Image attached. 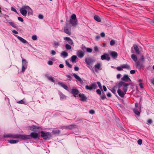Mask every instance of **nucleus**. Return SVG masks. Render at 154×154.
I'll return each mask as SVG.
<instances>
[{"label":"nucleus","instance_id":"obj_1","mask_svg":"<svg viewBox=\"0 0 154 154\" xmlns=\"http://www.w3.org/2000/svg\"><path fill=\"white\" fill-rule=\"evenodd\" d=\"M71 24L72 26H76L78 24V20L76 18V16L75 14H73L69 20H68V18L66 19V22L65 26L64 27V31L66 33L70 35L71 33L68 28V27Z\"/></svg>","mask_w":154,"mask_h":154},{"label":"nucleus","instance_id":"obj_2","mask_svg":"<svg viewBox=\"0 0 154 154\" xmlns=\"http://www.w3.org/2000/svg\"><path fill=\"white\" fill-rule=\"evenodd\" d=\"M21 14L23 16L26 17L28 12V15L29 16L32 15V9L28 5H25L23 6L20 10Z\"/></svg>","mask_w":154,"mask_h":154},{"label":"nucleus","instance_id":"obj_3","mask_svg":"<svg viewBox=\"0 0 154 154\" xmlns=\"http://www.w3.org/2000/svg\"><path fill=\"white\" fill-rule=\"evenodd\" d=\"M40 137L39 134L37 132H32L30 135L24 134V140H27L32 139H35L39 138Z\"/></svg>","mask_w":154,"mask_h":154},{"label":"nucleus","instance_id":"obj_4","mask_svg":"<svg viewBox=\"0 0 154 154\" xmlns=\"http://www.w3.org/2000/svg\"><path fill=\"white\" fill-rule=\"evenodd\" d=\"M40 136L45 140H49L52 137L51 133L49 132H45L42 131H40Z\"/></svg>","mask_w":154,"mask_h":154},{"label":"nucleus","instance_id":"obj_5","mask_svg":"<svg viewBox=\"0 0 154 154\" xmlns=\"http://www.w3.org/2000/svg\"><path fill=\"white\" fill-rule=\"evenodd\" d=\"M28 130L33 131V132H39L43 129L41 126H36L33 125L31 126H29L27 127Z\"/></svg>","mask_w":154,"mask_h":154},{"label":"nucleus","instance_id":"obj_6","mask_svg":"<svg viewBox=\"0 0 154 154\" xmlns=\"http://www.w3.org/2000/svg\"><path fill=\"white\" fill-rule=\"evenodd\" d=\"M11 138L12 139H20L21 140H24V134H11Z\"/></svg>","mask_w":154,"mask_h":154},{"label":"nucleus","instance_id":"obj_7","mask_svg":"<svg viewBox=\"0 0 154 154\" xmlns=\"http://www.w3.org/2000/svg\"><path fill=\"white\" fill-rule=\"evenodd\" d=\"M97 84L96 82H94L91 84L90 86H89L88 85H86L85 86V89L90 91L92 90L93 89H96L97 88Z\"/></svg>","mask_w":154,"mask_h":154},{"label":"nucleus","instance_id":"obj_8","mask_svg":"<svg viewBox=\"0 0 154 154\" xmlns=\"http://www.w3.org/2000/svg\"><path fill=\"white\" fill-rule=\"evenodd\" d=\"M136 66L138 69H143L144 68L143 62L139 61H137L136 62Z\"/></svg>","mask_w":154,"mask_h":154},{"label":"nucleus","instance_id":"obj_9","mask_svg":"<svg viewBox=\"0 0 154 154\" xmlns=\"http://www.w3.org/2000/svg\"><path fill=\"white\" fill-rule=\"evenodd\" d=\"M95 61V60L94 59L92 58L91 57L86 58L85 59V62L88 65H90L91 64L93 63Z\"/></svg>","mask_w":154,"mask_h":154},{"label":"nucleus","instance_id":"obj_10","mask_svg":"<svg viewBox=\"0 0 154 154\" xmlns=\"http://www.w3.org/2000/svg\"><path fill=\"white\" fill-rule=\"evenodd\" d=\"M101 59L102 60H106L107 61H109L110 60V58L109 57V55L108 54L104 53L101 56Z\"/></svg>","mask_w":154,"mask_h":154},{"label":"nucleus","instance_id":"obj_11","mask_svg":"<svg viewBox=\"0 0 154 154\" xmlns=\"http://www.w3.org/2000/svg\"><path fill=\"white\" fill-rule=\"evenodd\" d=\"M121 80L122 81L128 82L131 81L128 75L126 74H125L121 78Z\"/></svg>","mask_w":154,"mask_h":154},{"label":"nucleus","instance_id":"obj_12","mask_svg":"<svg viewBox=\"0 0 154 154\" xmlns=\"http://www.w3.org/2000/svg\"><path fill=\"white\" fill-rule=\"evenodd\" d=\"M77 125L74 124L66 126H63L62 128L67 129H72L76 127Z\"/></svg>","mask_w":154,"mask_h":154},{"label":"nucleus","instance_id":"obj_13","mask_svg":"<svg viewBox=\"0 0 154 154\" xmlns=\"http://www.w3.org/2000/svg\"><path fill=\"white\" fill-rule=\"evenodd\" d=\"M73 75L75 78L78 80L81 85H83L84 84V82L78 75H77L75 73H73Z\"/></svg>","mask_w":154,"mask_h":154},{"label":"nucleus","instance_id":"obj_14","mask_svg":"<svg viewBox=\"0 0 154 154\" xmlns=\"http://www.w3.org/2000/svg\"><path fill=\"white\" fill-rule=\"evenodd\" d=\"M76 54L79 57L82 58L84 56L85 52L81 50H79L77 51Z\"/></svg>","mask_w":154,"mask_h":154},{"label":"nucleus","instance_id":"obj_15","mask_svg":"<svg viewBox=\"0 0 154 154\" xmlns=\"http://www.w3.org/2000/svg\"><path fill=\"white\" fill-rule=\"evenodd\" d=\"M79 96L80 98V100L81 101L85 102L87 98L84 94L80 93L79 94Z\"/></svg>","mask_w":154,"mask_h":154},{"label":"nucleus","instance_id":"obj_16","mask_svg":"<svg viewBox=\"0 0 154 154\" xmlns=\"http://www.w3.org/2000/svg\"><path fill=\"white\" fill-rule=\"evenodd\" d=\"M110 55L113 58L115 59L117 58L118 55L117 53L115 51H111L110 53Z\"/></svg>","mask_w":154,"mask_h":154},{"label":"nucleus","instance_id":"obj_17","mask_svg":"<svg viewBox=\"0 0 154 154\" xmlns=\"http://www.w3.org/2000/svg\"><path fill=\"white\" fill-rule=\"evenodd\" d=\"M133 46L134 47L136 53L137 54H140L141 53L137 45L136 44H135L133 45Z\"/></svg>","mask_w":154,"mask_h":154},{"label":"nucleus","instance_id":"obj_18","mask_svg":"<svg viewBox=\"0 0 154 154\" xmlns=\"http://www.w3.org/2000/svg\"><path fill=\"white\" fill-rule=\"evenodd\" d=\"M16 37L20 41L23 43H26L27 44H29V42L23 38L17 35H16Z\"/></svg>","mask_w":154,"mask_h":154},{"label":"nucleus","instance_id":"obj_19","mask_svg":"<svg viewBox=\"0 0 154 154\" xmlns=\"http://www.w3.org/2000/svg\"><path fill=\"white\" fill-rule=\"evenodd\" d=\"M117 91L119 95L122 97H124L125 94L120 89H119Z\"/></svg>","mask_w":154,"mask_h":154},{"label":"nucleus","instance_id":"obj_20","mask_svg":"<svg viewBox=\"0 0 154 154\" xmlns=\"http://www.w3.org/2000/svg\"><path fill=\"white\" fill-rule=\"evenodd\" d=\"M79 92V91L77 89L72 88L71 89V93L74 95H78Z\"/></svg>","mask_w":154,"mask_h":154},{"label":"nucleus","instance_id":"obj_21","mask_svg":"<svg viewBox=\"0 0 154 154\" xmlns=\"http://www.w3.org/2000/svg\"><path fill=\"white\" fill-rule=\"evenodd\" d=\"M139 109L140 110H141V106H139L137 109V108H135L134 109L133 111L134 113H135L138 116H139L140 115V112L138 111V109Z\"/></svg>","mask_w":154,"mask_h":154},{"label":"nucleus","instance_id":"obj_22","mask_svg":"<svg viewBox=\"0 0 154 154\" xmlns=\"http://www.w3.org/2000/svg\"><path fill=\"white\" fill-rule=\"evenodd\" d=\"M58 84L60 85L61 87H62L63 88L65 89V90L68 91V87L66 85L64 84L62 82H58Z\"/></svg>","mask_w":154,"mask_h":154},{"label":"nucleus","instance_id":"obj_23","mask_svg":"<svg viewBox=\"0 0 154 154\" xmlns=\"http://www.w3.org/2000/svg\"><path fill=\"white\" fill-rule=\"evenodd\" d=\"M119 121V119L118 118L116 119V121L117 122L116 125L119 128L122 130L124 131L125 129L122 126L121 124L119 122H117V121Z\"/></svg>","mask_w":154,"mask_h":154},{"label":"nucleus","instance_id":"obj_24","mask_svg":"<svg viewBox=\"0 0 154 154\" xmlns=\"http://www.w3.org/2000/svg\"><path fill=\"white\" fill-rule=\"evenodd\" d=\"M60 133V131L59 130H53L52 131V133L54 135H59Z\"/></svg>","mask_w":154,"mask_h":154},{"label":"nucleus","instance_id":"obj_25","mask_svg":"<svg viewBox=\"0 0 154 154\" xmlns=\"http://www.w3.org/2000/svg\"><path fill=\"white\" fill-rule=\"evenodd\" d=\"M71 61L73 63L76 62V60L78 59L76 55H73L71 57Z\"/></svg>","mask_w":154,"mask_h":154},{"label":"nucleus","instance_id":"obj_26","mask_svg":"<svg viewBox=\"0 0 154 154\" xmlns=\"http://www.w3.org/2000/svg\"><path fill=\"white\" fill-rule=\"evenodd\" d=\"M45 76L47 77V78L49 80L51 81L52 82H55V80H54V78L53 77H52L51 76H49V75L48 74H46L45 75Z\"/></svg>","mask_w":154,"mask_h":154},{"label":"nucleus","instance_id":"obj_27","mask_svg":"<svg viewBox=\"0 0 154 154\" xmlns=\"http://www.w3.org/2000/svg\"><path fill=\"white\" fill-rule=\"evenodd\" d=\"M8 141L11 144H15L19 142L18 140H8Z\"/></svg>","mask_w":154,"mask_h":154},{"label":"nucleus","instance_id":"obj_28","mask_svg":"<svg viewBox=\"0 0 154 154\" xmlns=\"http://www.w3.org/2000/svg\"><path fill=\"white\" fill-rule=\"evenodd\" d=\"M68 55V53L65 51H63L60 54V56L63 57V58L67 57Z\"/></svg>","mask_w":154,"mask_h":154},{"label":"nucleus","instance_id":"obj_29","mask_svg":"<svg viewBox=\"0 0 154 154\" xmlns=\"http://www.w3.org/2000/svg\"><path fill=\"white\" fill-rule=\"evenodd\" d=\"M94 19L97 21L100 22L101 21V19L99 16L95 15L94 17Z\"/></svg>","mask_w":154,"mask_h":154},{"label":"nucleus","instance_id":"obj_30","mask_svg":"<svg viewBox=\"0 0 154 154\" xmlns=\"http://www.w3.org/2000/svg\"><path fill=\"white\" fill-rule=\"evenodd\" d=\"M53 45L54 47L55 48H57L58 46H59L60 45V42H56L54 41V43L53 44Z\"/></svg>","mask_w":154,"mask_h":154},{"label":"nucleus","instance_id":"obj_31","mask_svg":"<svg viewBox=\"0 0 154 154\" xmlns=\"http://www.w3.org/2000/svg\"><path fill=\"white\" fill-rule=\"evenodd\" d=\"M122 68H125L128 69H130L131 68L130 66L127 64H124L122 66Z\"/></svg>","mask_w":154,"mask_h":154},{"label":"nucleus","instance_id":"obj_32","mask_svg":"<svg viewBox=\"0 0 154 154\" xmlns=\"http://www.w3.org/2000/svg\"><path fill=\"white\" fill-rule=\"evenodd\" d=\"M22 66H27V64L28 62H27L26 60L24 58H23V57H22Z\"/></svg>","mask_w":154,"mask_h":154},{"label":"nucleus","instance_id":"obj_33","mask_svg":"<svg viewBox=\"0 0 154 154\" xmlns=\"http://www.w3.org/2000/svg\"><path fill=\"white\" fill-rule=\"evenodd\" d=\"M101 91L102 93V95L100 97V98L103 100H104L106 98V96L105 95V93L104 92L103 89L101 90Z\"/></svg>","mask_w":154,"mask_h":154},{"label":"nucleus","instance_id":"obj_34","mask_svg":"<svg viewBox=\"0 0 154 154\" xmlns=\"http://www.w3.org/2000/svg\"><path fill=\"white\" fill-rule=\"evenodd\" d=\"M73 75V74L72 75L71 73H69V74H67L66 76L68 78V79H67V81H71V79L72 78V76Z\"/></svg>","mask_w":154,"mask_h":154},{"label":"nucleus","instance_id":"obj_35","mask_svg":"<svg viewBox=\"0 0 154 154\" xmlns=\"http://www.w3.org/2000/svg\"><path fill=\"white\" fill-rule=\"evenodd\" d=\"M131 58L132 60L135 62H137V57L136 55L134 54H132L131 55Z\"/></svg>","mask_w":154,"mask_h":154},{"label":"nucleus","instance_id":"obj_36","mask_svg":"<svg viewBox=\"0 0 154 154\" xmlns=\"http://www.w3.org/2000/svg\"><path fill=\"white\" fill-rule=\"evenodd\" d=\"M125 82L123 81H120L117 85V86L118 88H120L122 86H123Z\"/></svg>","mask_w":154,"mask_h":154},{"label":"nucleus","instance_id":"obj_37","mask_svg":"<svg viewBox=\"0 0 154 154\" xmlns=\"http://www.w3.org/2000/svg\"><path fill=\"white\" fill-rule=\"evenodd\" d=\"M59 94L60 95V98L61 100L63 99L65 97V95H64L60 91L59 93Z\"/></svg>","mask_w":154,"mask_h":154},{"label":"nucleus","instance_id":"obj_38","mask_svg":"<svg viewBox=\"0 0 154 154\" xmlns=\"http://www.w3.org/2000/svg\"><path fill=\"white\" fill-rule=\"evenodd\" d=\"M111 91L113 93L116 97L118 99H119V97L117 95L116 93V90L115 89H114V88H112V90H111Z\"/></svg>","mask_w":154,"mask_h":154},{"label":"nucleus","instance_id":"obj_39","mask_svg":"<svg viewBox=\"0 0 154 154\" xmlns=\"http://www.w3.org/2000/svg\"><path fill=\"white\" fill-rule=\"evenodd\" d=\"M95 68V71H97V69H99L100 67V63H98L97 64H96L94 66Z\"/></svg>","mask_w":154,"mask_h":154},{"label":"nucleus","instance_id":"obj_40","mask_svg":"<svg viewBox=\"0 0 154 154\" xmlns=\"http://www.w3.org/2000/svg\"><path fill=\"white\" fill-rule=\"evenodd\" d=\"M9 24L10 25H11L13 27L16 29L17 28V27L16 26L14 22H9Z\"/></svg>","mask_w":154,"mask_h":154},{"label":"nucleus","instance_id":"obj_41","mask_svg":"<svg viewBox=\"0 0 154 154\" xmlns=\"http://www.w3.org/2000/svg\"><path fill=\"white\" fill-rule=\"evenodd\" d=\"M66 64L70 68H71L72 67V66L71 64H70L69 63L67 60L65 61Z\"/></svg>","mask_w":154,"mask_h":154},{"label":"nucleus","instance_id":"obj_42","mask_svg":"<svg viewBox=\"0 0 154 154\" xmlns=\"http://www.w3.org/2000/svg\"><path fill=\"white\" fill-rule=\"evenodd\" d=\"M96 83L98 85V87L101 90H103L102 85L100 82H96Z\"/></svg>","mask_w":154,"mask_h":154},{"label":"nucleus","instance_id":"obj_43","mask_svg":"<svg viewBox=\"0 0 154 154\" xmlns=\"http://www.w3.org/2000/svg\"><path fill=\"white\" fill-rule=\"evenodd\" d=\"M130 85V84L127 83L125 82L123 85V88L128 89V86Z\"/></svg>","mask_w":154,"mask_h":154},{"label":"nucleus","instance_id":"obj_44","mask_svg":"<svg viewBox=\"0 0 154 154\" xmlns=\"http://www.w3.org/2000/svg\"><path fill=\"white\" fill-rule=\"evenodd\" d=\"M24 99H23V100H21L20 101H18L17 102V103H18L21 104H26L25 102L23 101Z\"/></svg>","mask_w":154,"mask_h":154},{"label":"nucleus","instance_id":"obj_45","mask_svg":"<svg viewBox=\"0 0 154 154\" xmlns=\"http://www.w3.org/2000/svg\"><path fill=\"white\" fill-rule=\"evenodd\" d=\"M11 134H4V137L5 138H11Z\"/></svg>","mask_w":154,"mask_h":154},{"label":"nucleus","instance_id":"obj_46","mask_svg":"<svg viewBox=\"0 0 154 154\" xmlns=\"http://www.w3.org/2000/svg\"><path fill=\"white\" fill-rule=\"evenodd\" d=\"M65 47L67 50H70L71 49V46L68 44L66 45Z\"/></svg>","mask_w":154,"mask_h":154},{"label":"nucleus","instance_id":"obj_47","mask_svg":"<svg viewBox=\"0 0 154 154\" xmlns=\"http://www.w3.org/2000/svg\"><path fill=\"white\" fill-rule=\"evenodd\" d=\"M140 61L144 62L145 61V58L143 55H141L140 59Z\"/></svg>","mask_w":154,"mask_h":154},{"label":"nucleus","instance_id":"obj_48","mask_svg":"<svg viewBox=\"0 0 154 154\" xmlns=\"http://www.w3.org/2000/svg\"><path fill=\"white\" fill-rule=\"evenodd\" d=\"M92 48H88L86 49V51L88 53H91L92 52Z\"/></svg>","mask_w":154,"mask_h":154},{"label":"nucleus","instance_id":"obj_49","mask_svg":"<svg viewBox=\"0 0 154 154\" xmlns=\"http://www.w3.org/2000/svg\"><path fill=\"white\" fill-rule=\"evenodd\" d=\"M115 44V42L113 40H111L110 42V45L111 46L114 45Z\"/></svg>","mask_w":154,"mask_h":154},{"label":"nucleus","instance_id":"obj_50","mask_svg":"<svg viewBox=\"0 0 154 154\" xmlns=\"http://www.w3.org/2000/svg\"><path fill=\"white\" fill-rule=\"evenodd\" d=\"M96 93L97 94L99 95H101V91L100 89H98L96 90Z\"/></svg>","mask_w":154,"mask_h":154},{"label":"nucleus","instance_id":"obj_51","mask_svg":"<svg viewBox=\"0 0 154 154\" xmlns=\"http://www.w3.org/2000/svg\"><path fill=\"white\" fill-rule=\"evenodd\" d=\"M27 68V66H23L22 67V70L21 72H23L25 71V69Z\"/></svg>","mask_w":154,"mask_h":154},{"label":"nucleus","instance_id":"obj_52","mask_svg":"<svg viewBox=\"0 0 154 154\" xmlns=\"http://www.w3.org/2000/svg\"><path fill=\"white\" fill-rule=\"evenodd\" d=\"M32 39L34 40H36L37 39V36L35 35H33L32 36Z\"/></svg>","mask_w":154,"mask_h":154},{"label":"nucleus","instance_id":"obj_53","mask_svg":"<svg viewBox=\"0 0 154 154\" xmlns=\"http://www.w3.org/2000/svg\"><path fill=\"white\" fill-rule=\"evenodd\" d=\"M149 19V22L151 24H152V25H153L154 26V21L152 20H151L150 19Z\"/></svg>","mask_w":154,"mask_h":154},{"label":"nucleus","instance_id":"obj_54","mask_svg":"<svg viewBox=\"0 0 154 154\" xmlns=\"http://www.w3.org/2000/svg\"><path fill=\"white\" fill-rule=\"evenodd\" d=\"M142 141L141 139H139L137 141V143L139 145H140L142 144Z\"/></svg>","mask_w":154,"mask_h":154},{"label":"nucleus","instance_id":"obj_55","mask_svg":"<svg viewBox=\"0 0 154 154\" xmlns=\"http://www.w3.org/2000/svg\"><path fill=\"white\" fill-rule=\"evenodd\" d=\"M152 122V121L151 119H149L147 120V124H151Z\"/></svg>","mask_w":154,"mask_h":154},{"label":"nucleus","instance_id":"obj_56","mask_svg":"<svg viewBox=\"0 0 154 154\" xmlns=\"http://www.w3.org/2000/svg\"><path fill=\"white\" fill-rule=\"evenodd\" d=\"M94 51L96 52H98L99 51L98 48L97 46H95L94 48Z\"/></svg>","mask_w":154,"mask_h":154},{"label":"nucleus","instance_id":"obj_57","mask_svg":"<svg viewBox=\"0 0 154 154\" xmlns=\"http://www.w3.org/2000/svg\"><path fill=\"white\" fill-rule=\"evenodd\" d=\"M81 48L84 51L85 50H86V47L84 45H82V47H81Z\"/></svg>","mask_w":154,"mask_h":154},{"label":"nucleus","instance_id":"obj_58","mask_svg":"<svg viewBox=\"0 0 154 154\" xmlns=\"http://www.w3.org/2000/svg\"><path fill=\"white\" fill-rule=\"evenodd\" d=\"M89 113L91 114H93L94 113L95 111L94 110L91 109L89 110Z\"/></svg>","mask_w":154,"mask_h":154},{"label":"nucleus","instance_id":"obj_59","mask_svg":"<svg viewBox=\"0 0 154 154\" xmlns=\"http://www.w3.org/2000/svg\"><path fill=\"white\" fill-rule=\"evenodd\" d=\"M38 17L40 19H42L43 18V16L41 14H40L38 16Z\"/></svg>","mask_w":154,"mask_h":154},{"label":"nucleus","instance_id":"obj_60","mask_svg":"<svg viewBox=\"0 0 154 154\" xmlns=\"http://www.w3.org/2000/svg\"><path fill=\"white\" fill-rule=\"evenodd\" d=\"M68 42L69 44L71 45H73V44L72 40L71 39H70V40H69V41H68Z\"/></svg>","mask_w":154,"mask_h":154},{"label":"nucleus","instance_id":"obj_61","mask_svg":"<svg viewBox=\"0 0 154 154\" xmlns=\"http://www.w3.org/2000/svg\"><path fill=\"white\" fill-rule=\"evenodd\" d=\"M18 19L19 21L21 22H23V19L20 17H18Z\"/></svg>","mask_w":154,"mask_h":154},{"label":"nucleus","instance_id":"obj_62","mask_svg":"<svg viewBox=\"0 0 154 154\" xmlns=\"http://www.w3.org/2000/svg\"><path fill=\"white\" fill-rule=\"evenodd\" d=\"M128 89L125 88H123V89H122V90H123V92L125 94H126Z\"/></svg>","mask_w":154,"mask_h":154},{"label":"nucleus","instance_id":"obj_63","mask_svg":"<svg viewBox=\"0 0 154 154\" xmlns=\"http://www.w3.org/2000/svg\"><path fill=\"white\" fill-rule=\"evenodd\" d=\"M51 53L52 55H54L56 54V52L55 51L52 50L51 51Z\"/></svg>","mask_w":154,"mask_h":154},{"label":"nucleus","instance_id":"obj_64","mask_svg":"<svg viewBox=\"0 0 154 154\" xmlns=\"http://www.w3.org/2000/svg\"><path fill=\"white\" fill-rule=\"evenodd\" d=\"M70 39L71 38L69 37H65L64 38V39L65 40L67 41L68 42V41H69V40H70Z\"/></svg>","mask_w":154,"mask_h":154}]
</instances>
